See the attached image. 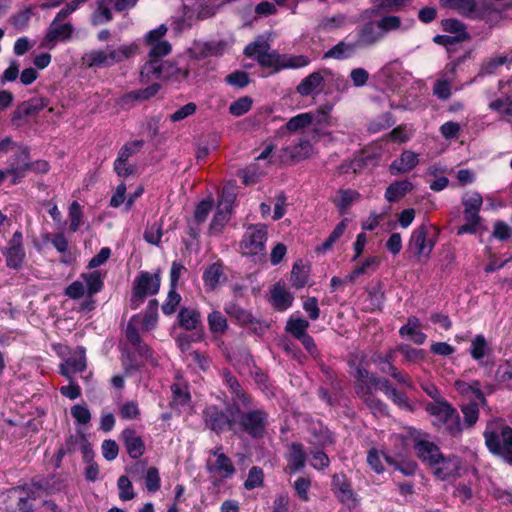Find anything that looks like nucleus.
I'll use <instances>...</instances> for the list:
<instances>
[{"label":"nucleus","mask_w":512,"mask_h":512,"mask_svg":"<svg viewBox=\"0 0 512 512\" xmlns=\"http://www.w3.org/2000/svg\"><path fill=\"white\" fill-rule=\"evenodd\" d=\"M166 32L167 27L161 24L145 35L144 41L149 47V51L148 60L140 70L141 83H149L153 80L185 79L188 76L187 71H183L172 63L163 60V57L171 52L170 43L163 39Z\"/></svg>","instance_id":"f257e3e1"},{"label":"nucleus","mask_w":512,"mask_h":512,"mask_svg":"<svg viewBox=\"0 0 512 512\" xmlns=\"http://www.w3.org/2000/svg\"><path fill=\"white\" fill-rule=\"evenodd\" d=\"M137 46L129 45H107L105 48L92 49L86 52L83 57V64L88 68H107L129 59L136 53Z\"/></svg>","instance_id":"f03ea898"},{"label":"nucleus","mask_w":512,"mask_h":512,"mask_svg":"<svg viewBox=\"0 0 512 512\" xmlns=\"http://www.w3.org/2000/svg\"><path fill=\"white\" fill-rule=\"evenodd\" d=\"M488 450L512 464V428L504 423H489L484 431Z\"/></svg>","instance_id":"7ed1b4c3"},{"label":"nucleus","mask_w":512,"mask_h":512,"mask_svg":"<svg viewBox=\"0 0 512 512\" xmlns=\"http://www.w3.org/2000/svg\"><path fill=\"white\" fill-rule=\"evenodd\" d=\"M234 423L241 432L258 439L265 435L269 424V415L262 409L237 411L234 415Z\"/></svg>","instance_id":"20e7f679"},{"label":"nucleus","mask_w":512,"mask_h":512,"mask_svg":"<svg viewBox=\"0 0 512 512\" xmlns=\"http://www.w3.org/2000/svg\"><path fill=\"white\" fill-rule=\"evenodd\" d=\"M40 491L41 486L36 483L14 487L4 495L5 501L9 502L6 508L11 511L31 512L33 510L32 501L39 497Z\"/></svg>","instance_id":"39448f33"},{"label":"nucleus","mask_w":512,"mask_h":512,"mask_svg":"<svg viewBox=\"0 0 512 512\" xmlns=\"http://www.w3.org/2000/svg\"><path fill=\"white\" fill-rule=\"evenodd\" d=\"M266 240V227L263 225H251L243 235L240 248L246 255L263 254Z\"/></svg>","instance_id":"423d86ee"},{"label":"nucleus","mask_w":512,"mask_h":512,"mask_svg":"<svg viewBox=\"0 0 512 512\" xmlns=\"http://www.w3.org/2000/svg\"><path fill=\"white\" fill-rule=\"evenodd\" d=\"M30 151L29 148L22 144L7 160V172L11 177V183L17 184L26 176L29 171Z\"/></svg>","instance_id":"0eeeda50"},{"label":"nucleus","mask_w":512,"mask_h":512,"mask_svg":"<svg viewBox=\"0 0 512 512\" xmlns=\"http://www.w3.org/2000/svg\"><path fill=\"white\" fill-rule=\"evenodd\" d=\"M202 417L205 426L217 434L235 426L234 417L231 418L227 411L216 405L207 406L202 412Z\"/></svg>","instance_id":"6e6552de"},{"label":"nucleus","mask_w":512,"mask_h":512,"mask_svg":"<svg viewBox=\"0 0 512 512\" xmlns=\"http://www.w3.org/2000/svg\"><path fill=\"white\" fill-rule=\"evenodd\" d=\"M2 254L5 257L6 266L10 269L20 270L23 267L26 252L23 246V237L20 231H16L7 246L2 249Z\"/></svg>","instance_id":"1a4fd4ad"},{"label":"nucleus","mask_w":512,"mask_h":512,"mask_svg":"<svg viewBox=\"0 0 512 512\" xmlns=\"http://www.w3.org/2000/svg\"><path fill=\"white\" fill-rule=\"evenodd\" d=\"M461 13L470 19H483L487 22L499 16V13L487 3H476L474 0H461Z\"/></svg>","instance_id":"9d476101"},{"label":"nucleus","mask_w":512,"mask_h":512,"mask_svg":"<svg viewBox=\"0 0 512 512\" xmlns=\"http://www.w3.org/2000/svg\"><path fill=\"white\" fill-rule=\"evenodd\" d=\"M325 86L324 69L314 71L304 77L296 87L297 93L302 97L320 93Z\"/></svg>","instance_id":"9b49d317"},{"label":"nucleus","mask_w":512,"mask_h":512,"mask_svg":"<svg viewBox=\"0 0 512 512\" xmlns=\"http://www.w3.org/2000/svg\"><path fill=\"white\" fill-rule=\"evenodd\" d=\"M229 48L226 40L196 42L190 49L193 57L200 59L208 56H220Z\"/></svg>","instance_id":"f8f14e48"},{"label":"nucleus","mask_w":512,"mask_h":512,"mask_svg":"<svg viewBox=\"0 0 512 512\" xmlns=\"http://www.w3.org/2000/svg\"><path fill=\"white\" fill-rule=\"evenodd\" d=\"M313 152L312 145L308 140H300L299 142L286 146L280 150V160L287 161H301L311 156Z\"/></svg>","instance_id":"ddd939ff"},{"label":"nucleus","mask_w":512,"mask_h":512,"mask_svg":"<svg viewBox=\"0 0 512 512\" xmlns=\"http://www.w3.org/2000/svg\"><path fill=\"white\" fill-rule=\"evenodd\" d=\"M332 490L335 496L343 504L354 506L356 502L355 494L351 488L350 482L344 474H335L332 477Z\"/></svg>","instance_id":"4468645a"},{"label":"nucleus","mask_w":512,"mask_h":512,"mask_svg":"<svg viewBox=\"0 0 512 512\" xmlns=\"http://www.w3.org/2000/svg\"><path fill=\"white\" fill-rule=\"evenodd\" d=\"M382 30L379 28L377 21H369L365 23L356 34V42L359 47H369L375 45L383 39Z\"/></svg>","instance_id":"2eb2a0df"},{"label":"nucleus","mask_w":512,"mask_h":512,"mask_svg":"<svg viewBox=\"0 0 512 512\" xmlns=\"http://www.w3.org/2000/svg\"><path fill=\"white\" fill-rule=\"evenodd\" d=\"M428 230L425 226H420L413 231L410 241L409 249L416 256H428L434 246V243L430 240L427 241Z\"/></svg>","instance_id":"dca6fc26"},{"label":"nucleus","mask_w":512,"mask_h":512,"mask_svg":"<svg viewBox=\"0 0 512 512\" xmlns=\"http://www.w3.org/2000/svg\"><path fill=\"white\" fill-rule=\"evenodd\" d=\"M461 461L458 457H445L443 454L439 457V460L432 465L434 475L440 480H446L451 476L457 474L460 469Z\"/></svg>","instance_id":"f3484780"},{"label":"nucleus","mask_w":512,"mask_h":512,"mask_svg":"<svg viewBox=\"0 0 512 512\" xmlns=\"http://www.w3.org/2000/svg\"><path fill=\"white\" fill-rule=\"evenodd\" d=\"M86 368V358L84 348H78L77 352L67 358L60 365V373L71 380L74 374L84 371Z\"/></svg>","instance_id":"a211bd4d"},{"label":"nucleus","mask_w":512,"mask_h":512,"mask_svg":"<svg viewBox=\"0 0 512 512\" xmlns=\"http://www.w3.org/2000/svg\"><path fill=\"white\" fill-rule=\"evenodd\" d=\"M47 106V101L42 97H33L22 102L13 113L12 121L17 122L26 117L35 115Z\"/></svg>","instance_id":"6ab92c4d"},{"label":"nucleus","mask_w":512,"mask_h":512,"mask_svg":"<svg viewBox=\"0 0 512 512\" xmlns=\"http://www.w3.org/2000/svg\"><path fill=\"white\" fill-rule=\"evenodd\" d=\"M418 154L410 150H405L399 158L392 161L389 166V172L392 175L404 174L414 169L418 164Z\"/></svg>","instance_id":"aec40b11"},{"label":"nucleus","mask_w":512,"mask_h":512,"mask_svg":"<svg viewBox=\"0 0 512 512\" xmlns=\"http://www.w3.org/2000/svg\"><path fill=\"white\" fill-rule=\"evenodd\" d=\"M74 28L71 23H61L54 18L45 35V42L67 41L72 37Z\"/></svg>","instance_id":"412c9836"},{"label":"nucleus","mask_w":512,"mask_h":512,"mask_svg":"<svg viewBox=\"0 0 512 512\" xmlns=\"http://www.w3.org/2000/svg\"><path fill=\"white\" fill-rule=\"evenodd\" d=\"M121 437L131 458L138 459L144 454L145 444L135 430L127 428L123 430Z\"/></svg>","instance_id":"4be33fe9"},{"label":"nucleus","mask_w":512,"mask_h":512,"mask_svg":"<svg viewBox=\"0 0 512 512\" xmlns=\"http://www.w3.org/2000/svg\"><path fill=\"white\" fill-rule=\"evenodd\" d=\"M469 354L478 364L483 365L484 359L493 355V349L483 334H477L471 340Z\"/></svg>","instance_id":"5701e85b"},{"label":"nucleus","mask_w":512,"mask_h":512,"mask_svg":"<svg viewBox=\"0 0 512 512\" xmlns=\"http://www.w3.org/2000/svg\"><path fill=\"white\" fill-rule=\"evenodd\" d=\"M359 45L356 41H340L323 54V59L345 60L353 57Z\"/></svg>","instance_id":"b1692460"},{"label":"nucleus","mask_w":512,"mask_h":512,"mask_svg":"<svg viewBox=\"0 0 512 512\" xmlns=\"http://www.w3.org/2000/svg\"><path fill=\"white\" fill-rule=\"evenodd\" d=\"M160 282L158 273L141 272L135 280L134 288L146 296L155 295L159 291Z\"/></svg>","instance_id":"393cba45"},{"label":"nucleus","mask_w":512,"mask_h":512,"mask_svg":"<svg viewBox=\"0 0 512 512\" xmlns=\"http://www.w3.org/2000/svg\"><path fill=\"white\" fill-rule=\"evenodd\" d=\"M455 408L446 400H439L437 402H429L425 406V410L432 417H434L433 425L441 428L442 424L447 417L453 412Z\"/></svg>","instance_id":"a878e982"},{"label":"nucleus","mask_w":512,"mask_h":512,"mask_svg":"<svg viewBox=\"0 0 512 512\" xmlns=\"http://www.w3.org/2000/svg\"><path fill=\"white\" fill-rule=\"evenodd\" d=\"M415 451L417 456L424 462L427 463L430 467L442 455L439 447L431 441L421 439L418 440L415 444Z\"/></svg>","instance_id":"bb28decb"},{"label":"nucleus","mask_w":512,"mask_h":512,"mask_svg":"<svg viewBox=\"0 0 512 512\" xmlns=\"http://www.w3.org/2000/svg\"><path fill=\"white\" fill-rule=\"evenodd\" d=\"M352 375L356 379L355 389L357 394H369L376 382V376L361 365L355 367Z\"/></svg>","instance_id":"cd10ccee"},{"label":"nucleus","mask_w":512,"mask_h":512,"mask_svg":"<svg viewBox=\"0 0 512 512\" xmlns=\"http://www.w3.org/2000/svg\"><path fill=\"white\" fill-rule=\"evenodd\" d=\"M294 295L284 285L276 283L271 289V303L277 311H285L292 306Z\"/></svg>","instance_id":"c85d7f7f"},{"label":"nucleus","mask_w":512,"mask_h":512,"mask_svg":"<svg viewBox=\"0 0 512 512\" xmlns=\"http://www.w3.org/2000/svg\"><path fill=\"white\" fill-rule=\"evenodd\" d=\"M454 386L457 392L462 396L469 399L476 398L482 405L487 404L484 393L481 390V384L478 380L472 382L457 380Z\"/></svg>","instance_id":"c756f323"},{"label":"nucleus","mask_w":512,"mask_h":512,"mask_svg":"<svg viewBox=\"0 0 512 512\" xmlns=\"http://www.w3.org/2000/svg\"><path fill=\"white\" fill-rule=\"evenodd\" d=\"M309 443L324 448L333 443L334 439L327 427L321 423H314L309 428Z\"/></svg>","instance_id":"7c9ffc66"},{"label":"nucleus","mask_w":512,"mask_h":512,"mask_svg":"<svg viewBox=\"0 0 512 512\" xmlns=\"http://www.w3.org/2000/svg\"><path fill=\"white\" fill-rule=\"evenodd\" d=\"M307 454L301 443H292L289 447L288 469L290 473H296L305 467Z\"/></svg>","instance_id":"2f4dec72"},{"label":"nucleus","mask_w":512,"mask_h":512,"mask_svg":"<svg viewBox=\"0 0 512 512\" xmlns=\"http://www.w3.org/2000/svg\"><path fill=\"white\" fill-rule=\"evenodd\" d=\"M360 199V194L353 189H340L333 198V203L340 214L347 213L348 209Z\"/></svg>","instance_id":"473e14b6"},{"label":"nucleus","mask_w":512,"mask_h":512,"mask_svg":"<svg viewBox=\"0 0 512 512\" xmlns=\"http://www.w3.org/2000/svg\"><path fill=\"white\" fill-rule=\"evenodd\" d=\"M412 189L413 184L408 180L395 181L386 188L385 199L389 203H394L403 198Z\"/></svg>","instance_id":"72a5a7b5"},{"label":"nucleus","mask_w":512,"mask_h":512,"mask_svg":"<svg viewBox=\"0 0 512 512\" xmlns=\"http://www.w3.org/2000/svg\"><path fill=\"white\" fill-rule=\"evenodd\" d=\"M208 471L216 473L222 478H230L235 473L234 465L226 455H219L214 463L207 464Z\"/></svg>","instance_id":"f704fd0d"},{"label":"nucleus","mask_w":512,"mask_h":512,"mask_svg":"<svg viewBox=\"0 0 512 512\" xmlns=\"http://www.w3.org/2000/svg\"><path fill=\"white\" fill-rule=\"evenodd\" d=\"M104 276L105 274L101 273L99 270L81 274L80 278L84 282L89 297L102 290L104 286Z\"/></svg>","instance_id":"c9c22d12"},{"label":"nucleus","mask_w":512,"mask_h":512,"mask_svg":"<svg viewBox=\"0 0 512 512\" xmlns=\"http://www.w3.org/2000/svg\"><path fill=\"white\" fill-rule=\"evenodd\" d=\"M224 311L241 326L251 324L254 321L250 312L234 302L225 303Z\"/></svg>","instance_id":"e433bc0d"},{"label":"nucleus","mask_w":512,"mask_h":512,"mask_svg":"<svg viewBox=\"0 0 512 512\" xmlns=\"http://www.w3.org/2000/svg\"><path fill=\"white\" fill-rule=\"evenodd\" d=\"M224 278V273L221 264L213 263L209 265L203 272V281L205 287L214 290Z\"/></svg>","instance_id":"4c0bfd02"},{"label":"nucleus","mask_w":512,"mask_h":512,"mask_svg":"<svg viewBox=\"0 0 512 512\" xmlns=\"http://www.w3.org/2000/svg\"><path fill=\"white\" fill-rule=\"evenodd\" d=\"M223 380L234 395V402L242 403L244 405L250 402L249 396L243 391L237 379L230 372L225 371L223 373Z\"/></svg>","instance_id":"58836bf2"},{"label":"nucleus","mask_w":512,"mask_h":512,"mask_svg":"<svg viewBox=\"0 0 512 512\" xmlns=\"http://www.w3.org/2000/svg\"><path fill=\"white\" fill-rule=\"evenodd\" d=\"M179 325L185 330H194L200 324V313L193 308L183 307L178 313Z\"/></svg>","instance_id":"ea45409f"},{"label":"nucleus","mask_w":512,"mask_h":512,"mask_svg":"<svg viewBox=\"0 0 512 512\" xmlns=\"http://www.w3.org/2000/svg\"><path fill=\"white\" fill-rule=\"evenodd\" d=\"M325 74V85L329 89H333L337 92L343 93L349 89L348 80L340 73L333 72L330 69H324Z\"/></svg>","instance_id":"a19ab883"},{"label":"nucleus","mask_w":512,"mask_h":512,"mask_svg":"<svg viewBox=\"0 0 512 512\" xmlns=\"http://www.w3.org/2000/svg\"><path fill=\"white\" fill-rule=\"evenodd\" d=\"M495 381L499 387L512 390V360H507L497 367Z\"/></svg>","instance_id":"79ce46f5"},{"label":"nucleus","mask_w":512,"mask_h":512,"mask_svg":"<svg viewBox=\"0 0 512 512\" xmlns=\"http://www.w3.org/2000/svg\"><path fill=\"white\" fill-rule=\"evenodd\" d=\"M380 263V259L376 256L366 258L361 264L357 265L352 272L346 276V280L354 282L359 276L375 271Z\"/></svg>","instance_id":"37998d69"},{"label":"nucleus","mask_w":512,"mask_h":512,"mask_svg":"<svg viewBox=\"0 0 512 512\" xmlns=\"http://www.w3.org/2000/svg\"><path fill=\"white\" fill-rule=\"evenodd\" d=\"M207 322L212 334L223 335L228 330L227 319L218 310H213L208 314Z\"/></svg>","instance_id":"c03bdc74"},{"label":"nucleus","mask_w":512,"mask_h":512,"mask_svg":"<svg viewBox=\"0 0 512 512\" xmlns=\"http://www.w3.org/2000/svg\"><path fill=\"white\" fill-rule=\"evenodd\" d=\"M311 59L306 55L282 54L280 69H300L307 67Z\"/></svg>","instance_id":"a18cd8bd"},{"label":"nucleus","mask_w":512,"mask_h":512,"mask_svg":"<svg viewBox=\"0 0 512 512\" xmlns=\"http://www.w3.org/2000/svg\"><path fill=\"white\" fill-rule=\"evenodd\" d=\"M158 320V302L157 300H150L146 307L144 315H140L141 326L144 330L148 331L155 327Z\"/></svg>","instance_id":"49530a36"},{"label":"nucleus","mask_w":512,"mask_h":512,"mask_svg":"<svg viewBox=\"0 0 512 512\" xmlns=\"http://www.w3.org/2000/svg\"><path fill=\"white\" fill-rule=\"evenodd\" d=\"M309 269L302 263L297 261L291 271V281L295 288L300 289L307 284Z\"/></svg>","instance_id":"de8ad7c7"},{"label":"nucleus","mask_w":512,"mask_h":512,"mask_svg":"<svg viewBox=\"0 0 512 512\" xmlns=\"http://www.w3.org/2000/svg\"><path fill=\"white\" fill-rule=\"evenodd\" d=\"M309 326V322L303 318L290 317L286 323L285 330L287 333L298 339L307 334Z\"/></svg>","instance_id":"09e8293b"},{"label":"nucleus","mask_w":512,"mask_h":512,"mask_svg":"<svg viewBox=\"0 0 512 512\" xmlns=\"http://www.w3.org/2000/svg\"><path fill=\"white\" fill-rule=\"evenodd\" d=\"M442 427H444L445 432L452 437H459L461 435V418L456 409L450 413V415L447 417V420L443 422Z\"/></svg>","instance_id":"8fccbe9b"},{"label":"nucleus","mask_w":512,"mask_h":512,"mask_svg":"<svg viewBox=\"0 0 512 512\" xmlns=\"http://www.w3.org/2000/svg\"><path fill=\"white\" fill-rule=\"evenodd\" d=\"M231 211L226 210L221 207H217V211L212 219V222L209 227V232L211 234H220L223 227L230 220Z\"/></svg>","instance_id":"3c124183"},{"label":"nucleus","mask_w":512,"mask_h":512,"mask_svg":"<svg viewBox=\"0 0 512 512\" xmlns=\"http://www.w3.org/2000/svg\"><path fill=\"white\" fill-rule=\"evenodd\" d=\"M281 55L276 50H270L266 54L260 55L257 62L262 67L272 68V73H278L281 71Z\"/></svg>","instance_id":"603ef678"},{"label":"nucleus","mask_w":512,"mask_h":512,"mask_svg":"<svg viewBox=\"0 0 512 512\" xmlns=\"http://www.w3.org/2000/svg\"><path fill=\"white\" fill-rule=\"evenodd\" d=\"M348 219H343L339 222L334 230L331 232L329 237L322 243V245L317 249L318 251L326 252L332 248L333 244L344 234L347 228Z\"/></svg>","instance_id":"864d4df0"},{"label":"nucleus","mask_w":512,"mask_h":512,"mask_svg":"<svg viewBox=\"0 0 512 512\" xmlns=\"http://www.w3.org/2000/svg\"><path fill=\"white\" fill-rule=\"evenodd\" d=\"M462 204L464 206V211H480L483 198L480 193L473 191L463 195Z\"/></svg>","instance_id":"5fc2aeb1"},{"label":"nucleus","mask_w":512,"mask_h":512,"mask_svg":"<svg viewBox=\"0 0 512 512\" xmlns=\"http://www.w3.org/2000/svg\"><path fill=\"white\" fill-rule=\"evenodd\" d=\"M171 391L173 394L172 404L174 406L182 407L188 404V402L190 401V394L186 386L173 384L171 386Z\"/></svg>","instance_id":"6e6d98bb"},{"label":"nucleus","mask_w":512,"mask_h":512,"mask_svg":"<svg viewBox=\"0 0 512 512\" xmlns=\"http://www.w3.org/2000/svg\"><path fill=\"white\" fill-rule=\"evenodd\" d=\"M252 99L249 96H244L232 102L229 107L231 115L239 117L247 113L252 107Z\"/></svg>","instance_id":"4d7b16f0"},{"label":"nucleus","mask_w":512,"mask_h":512,"mask_svg":"<svg viewBox=\"0 0 512 512\" xmlns=\"http://www.w3.org/2000/svg\"><path fill=\"white\" fill-rule=\"evenodd\" d=\"M145 487L151 492L155 493L160 489L161 479L159 476V471L156 467H149L146 470V474L144 476Z\"/></svg>","instance_id":"13d9d810"},{"label":"nucleus","mask_w":512,"mask_h":512,"mask_svg":"<svg viewBox=\"0 0 512 512\" xmlns=\"http://www.w3.org/2000/svg\"><path fill=\"white\" fill-rule=\"evenodd\" d=\"M117 487L119 490V498L122 501H129L135 497L134 489L131 481L125 475H122L117 480Z\"/></svg>","instance_id":"bf43d9fd"},{"label":"nucleus","mask_w":512,"mask_h":512,"mask_svg":"<svg viewBox=\"0 0 512 512\" xmlns=\"http://www.w3.org/2000/svg\"><path fill=\"white\" fill-rule=\"evenodd\" d=\"M268 51H270V46L265 40H256L245 47L244 54L248 57H255L258 61L259 56Z\"/></svg>","instance_id":"052dcab7"},{"label":"nucleus","mask_w":512,"mask_h":512,"mask_svg":"<svg viewBox=\"0 0 512 512\" xmlns=\"http://www.w3.org/2000/svg\"><path fill=\"white\" fill-rule=\"evenodd\" d=\"M140 324V314L134 315L126 328V338L133 345H139L141 340L137 326Z\"/></svg>","instance_id":"680f3d73"},{"label":"nucleus","mask_w":512,"mask_h":512,"mask_svg":"<svg viewBox=\"0 0 512 512\" xmlns=\"http://www.w3.org/2000/svg\"><path fill=\"white\" fill-rule=\"evenodd\" d=\"M264 474L260 467L254 466L248 472V477L244 482L247 490H253L263 485Z\"/></svg>","instance_id":"e2e57ef3"},{"label":"nucleus","mask_w":512,"mask_h":512,"mask_svg":"<svg viewBox=\"0 0 512 512\" xmlns=\"http://www.w3.org/2000/svg\"><path fill=\"white\" fill-rule=\"evenodd\" d=\"M452 78H441L433 86V94L442 100H447L451 96Z\"/></svg>","instance_id":"0e129e2a"},{"label":"nucleus","mask_w":512,"mask_h":512,"mask_svg":"<svg viewBox=\"0 0 512 512\" xmlns=\"http://www.w3.org/2000/svg\"><path fill=\"white\" fill-rule=\"evenodd\" d=\"M311 125L310 113H301L292 117L287 123L286 128L291 132H296Z\"/></svg>","instance_id":"69168bd1"},{"label":"nucleus","mask_w":512,"mask_h":512,"mask_svg":"<svg viewBox=\"0 0 512 512\" xmlns=\"http://www.w3.org/2000/svg\"><path fill=\"white\" fill-rule=\"evenodd\" d=\"M83 213L78 202L73 201L69 207L70 226L72 232H76L82 224Z\"/></svg>","instance_id":"338daca9"},{"label":"nucleus","mask_w":512,"mask_h":512,"mask_svg":"<svg viewBox=\"0 0 512 512\" xmlns=\"http://www.w3.org/2000/svg\"><path fill=\"white\" fill-rule=\"evenodd\" d=\"M489 108L501 114L512 116V97L498 98L489 104Z\"/></svg>","instance_id":"774afa93"}]
</instances>
